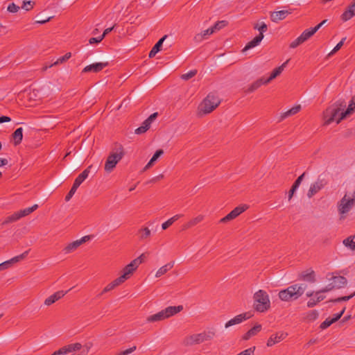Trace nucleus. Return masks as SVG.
Wrapping results in <instances>:
<instances>
[{
  "instance_id": "09e8293b",
  "label": "nucleus",
  "mask_w": 355,
  "mask_h": 355,
  "mask_svg": "<svg viewBox=\"0 0 355 355\" xmlns=\"http://www.w3.org/2000/svg\"><path fill=\"white\" fill-rule=\"evenodd\" d=\"M78 187H76V185H74L73 184L70 191H69V193L67 194V196H65V200L67 202V201H69L70 199L73 197V196L74 195V193H76L77 189Z\"/></svg>"
},
{
  "instance_id": "20e7f679",
  "label": "nucleus",
  "mask_w": 355,
  "mask_h": 355,
  "mask_svg": "<svg viewBox=\"0 0 355 355\" xmlns=\"http://www.w3.org/2000/svg\"><path fill=\"white\" fill-rule=\"evenodd\" d=\"M253 308L259 313H264L270 308L269 295L263 290H259L253 295Z\"/></svg>"
},
{
  "instance_id": "603ef678",
  "label": "nucleus",
  "mask_w": 355,
  "mask_h": 355,
  "mask_svg": "<svg viewBox=\"0 0 355 355\" xmlns=\"http://www.w3.org/2000/svg\"><path fill=\"white\" fill-rule=\"evenodd\" d=\"M333 323H334V321H333V319L328 318L323 322L321 323L320 328L321 329H325L327 327H329L330 325H331Z\"/></svg>"
},
{
  "instance_id": "69168bd1",
  "label": "nucleus",
  "mask_w": 355,
  "mask_h": 355,
  "mask_svg": "<svg viewBox=\"0 0 355 355\" xmlns=\"http://www.w3.org/2000/svg\"><path fill=\"white\" fill-rule=\"evenodd\" d=\"M115 287L113 286V284L111 283H110L109 284H107L104 288L103 290L102 291L101 293L100 294V295L107 293V292H109L112 290H113Z\"/></svg>"
},
{
  "instance_id": "680f3d73",
  "label": "nucleus",
  "mask_w": 355,
  "mask_h": 355,
  "mask_svg": "<svg viewBox=\"0 0 355 355\" xmlns=\"http://www.w3.org/2000/svg\"><path fill=\"white\" fill-rule=\"evenodd\" d=\"M157 113L155 112L150 114V116L148 117L144 121L146 122V123H148L150 126L151 123L157 118Z\"/></svg>"
},
{
  "instance_id": "de8ad7c7",
  "label": "nucleus",
  "mask_w": 355,
  "mask_h": 355,
  "mask_svg": "<svg viewBox=\"0 0 355 355\" xmlns=\"http://www.w3.org/2000/svg\"><path fill=\"white\" fill-rule=\"evenodd\" d=\"M304 42L303 41V40L301 38L300 36H299L298 37H297L295 40H293L289 45V47L291 48V49H295L296 47H297L298 46H300V44H302V43H304Z\"/></svg>"
},
{
  "instance_id": "f03ea898",
  "label": "nucleus",
  "mask_w": 355,
  "mask_h": 355,
  "mask_svg": "<svg viewBox=\"0 0 355 355\" xmlns=\"http://www.w3.org/2000/svg\"><path fill=\"white\" fill-rule=\"evenodd\" d=\"M306 286L295 284L279 292V298L284 302H292L300 298L304 293Z\"/></svg>"
},
{
  "instance_id": "dca6fc26",
  "label": "nucleus",
  "mask_w": 355,
  "mask_h": 355,
  "mask_svg": "<svg viewBox=\"0 0 355 355\" xmlns=\"http://www.w3.org/2000/svg\"><path fill=\"white\" fill-rule=\"evenodd\" d=\"M67 291H59L55 292L54 294L51 295L49 297H47L44 301V304L46 306H50L55 303L58 300L63 297L66 294Z\"/></svg>"
},
{
  "instance_id": "1a4fd4ad",
  "label": "nucleus",
  "mask_w": 355,
  "mask_h": 355,
  "mask_svg": "<svg viewBox=\"0 0 355 355\" xmlns=\"http://www.w3.org/2000/svg\"><path fill=\"white\" fill-rule=\"evenodd\" d=\"M252 317V313L250 311L241 313L239 315H236L233 318L230 319L229 321H227L225 324V327L227 329L233 325L241 324V322H244L248 319H250Z\"/></svg>"
},
{
  "instance_id": "473e14b6",
  "label": "nucleus",
  "mask_w": 355,
  "mask_h": 355,
  "mask_svg": "<svg viewBox=\"0 0 355 355\" xmlns=\"http://www.w3.org/2000/svg\"><path fill=\"white\" fill-rule=\"evenodd\" d=\"M37 208H38V205L35 204L31 207L26 208L24 209H21L17 212H18L19 215L20 216V218H21L22 217L29 215L30 214H31L32 212L35 211Z\"/></svg>"
},
{
  "instance_id": "0e129e2a",
  "label": "nucleus",
  "mask_w": 355,
  "mask_h": 355,
  "mask_svg": "<svg viewBox=\"0 0 355 355\" xmlns=\"http://www.w3.org/2000/svg\"><path fill=\"white\" fill-rule=\"evenodd\" d=\"M305 175V173H303L301 175H300L297 180L295 181V182L293 183V186H295L296 188H298L299 186L300 185L302 181L304 179V177Z\"/></svg>"
},
{
  "instance_id": "13d9d810",
  "label": "nucleus",
  "mask_w": 355,
  "mask_h": 355,
  "mask_svg": "<svg viewBox=\"0 0 355 355\" xmlns=\"http://www.w3.org/2000/svg\"><path fill=\"white\" fill-rule=\"evenodd\" d=\"M137 349V347L136 346H133L129 349H127L124 351H122V352H120L119 353H117L116 355H128L130 354V353L133 352L134 351H135Z\"/></svg>"
},
{
  "instance_id": "4468645a",
  "label": "nucleus",
  "mask_w": 355,
  "mask_h": 355,
  "mask_svg": "<svg viewBox=\"0 0 355 355\" xmlns=\"http://www.w3.org/2000/svg\"><path fill=\"white\" fill-rule=\"evenodd\" d=\"M287 335L288 334L282 331L277 332L276 334L271 335L267 341V346L272 347L274 345L279 343L282 340H284Z\"/></svg>"
},
{
  "instance_id": "7ed1b4c3",
  "label": "nucleus",
  "mask_w": 355,
  "mask_h": 355,
  "mask_svg": "<svg viewBox=\"0 0 355 355\" xmlns=\"http://www.w3.org/2000/svg\"><path fill=\"white\" fill-rule=\"evenodd\" d=\"M216 336L215 330H209L203 331L200 334H192L185 337L182 340L184 346H191L193 345L200 344L205 341L212 340Z\"/></svg>"
},
{
  "instance_id": "4be33fe9",
  "label": "nucleus",
  "mask_w": 355,
  "mask_h": 355,
  "mask_svg": "<svg viewBox=\"0 0 355 355\" xmlns=\"http://www.w3.org/2000/svg\"><path fill=\"white\" fill-rule=\"evenodd\" d=\"M288 10H280L277 12H272L270 14V19L274 22H278L284 19L288 14Z\"/></svg>"
},
{
  "instance_id": "aec40b11",
  "label": "nucleus",
  "mask_w": 355,
  "mask_h": 355,
  "mask_svg": "<svg viewBox=\"0 0 355 355\" xmlns=\"http://www.w3.org/2000/svg\"><path fill=\"white\" fill-rule=\"evenodd\" d=\"M204 218H205V216H203L202 214H200V215L197 216L196 217L191 218L190 220H189L187 223H186L182 226V230L189 229V228L196 225L197 224L201 223L204 220Z\"/></svg>"
},
{
  "instance_id": "7c9ffc66",
  "label": "nucleus",
  "mask_w": 355,
  "mask_h": 355,
  "mask_svg": "<svg viewBox=\"0 0 355 355\" xmlns=\"http://www.w3.org/2000/svg\"><path fill=\"white\" fill-rule=\"evenodd\" d=\"M319 313L316 310L310 311L304 314V320L307 322H313L318 318Z\"/></svg>"
},
{
  "instance_id": "5701e85b",
  "label": "nucleus",
  "mask_w": 355,
  "mask_h": 355,
  "mask_svg": "<svg viewBox=\"0 0 355 355\" xmlns=\"http://www.w3.org/2000/svg\"><path fill=\"white\" fill-rule=\"evenodd\" d=\"M261 330V324H256L252 328H251L250 330H248L243 336V340H248L251 337L257 335L260 331Z\"/></svg>"
},
{
  "instance_id": "f8f14e48",
  "label": "nucleus",
  "mask_w": 355,
  "mask_h": 355,
  "mask_svg": "<svg viewBox=\"0 0 355 355\" xmlns=\"http://www.w3.org/2000/svg\"><path fill=\"white\" fill-rule=\"evenodd\" d=\"M89 236H85L82 237L79 240H76L72 243H69L64 248V252L66 254L71 253V252L76 250L81 244L85 243L86 241L89 240Z\"/></svg>"
},
{
  "instance_id": "bb28decb",
  "label": "nucleus",
  "mask_w": 355,
  "mask_h": 355,
  "mask_svg": "<svg viewBox=\"0 0 355 355\" xmlns=\"http://www.w3.org/2000/svg\"><path fill=\"white\" fill-rule=\"evenodd\" d=\"M12 137L14 139V144L17 146L21 144L23 139V129L22 128H18L12 133Z\"/></svg>"
},
{
  "instance_id": "ea45409f",
  "label": "nucleus",
  "mask_w": 355,
  "mask_h": 355,
  "mask_svg": "<svg viewBox=\"0 0 355 355\" xmlns=\"http://www.w3.org/2000/svg\"><path fill=\"white\" fill-rule=\"evenodd\" d=\"M20 219V216L19 215L18 212H15L13 214L8 216L5 220L3 222V224H8L10 223L15 222Z\"/></svg>"
},
{
  "instance_id": "f3484780",
  "label": "nucleus",
  "mask_w": 355,
  "mask_h": 355,
  "mask_svg": "<svg viewBox=\"0 0 355 355\" xmlns=\"http://www.w3.org/2000/svg\"><path fill=\"white\" fill-rule=\"evenodd\" d=\"M329 279L332 281L331 283L336 289L344 287L347 283V279L343 276H332Z\"/></svg>"
},
{
  "instance_id": "4c0bfd02",
  "label": "nucleus",
  "mask_w": 355,
  "mask_h": 355,
  "mask_svg": "<svg viewBox=\"0 0 355 355\" xmlns=\"http://www.w3.org/2000/svg\"><path fill=\"white\" fill-rule=\"evenodd\" d=\"M248 208V206L247 205H240V206H238V207H235L231 211L235 216V217H237L241 214L244 212Z\"/></svg>"
},
{
  "instance_id": "5fc2aeb1",
  "label": "nucleus",
  "mask_w": 355,
  "mask_h": 355,
  "mask_svg": "<svg viewBox=\"0 0 355 355\" xmlns=\"http://www.w3.org/2000/svg\"><path fill=\"white\" fill-rule=\"evenodd\" d=\"M334 289H336V288L333 286L332 283H329L328 285H327L324 288H322V289L317 291V293H327L329 292Z\"/></svg>"
},
{
  "instance_id": "37998d69",
  "label": "nucleus",
  "mask_w": 355,
  "mask_h": 355,
  "mask_svg": "<svg viewBox=\"0 0 355 355\" xmlns=\"http://www.w3.org/2000/svg\"><path fill=\"white\" fill-rule=\"evenodd\" d=\"M149 128H150V125L148 123H146L145 121H144L142 123V125L135 130V133L137 134V135H140V134L144 133Z\"/></svg>"
},
{
  "instance_id": "72a5a7b5",
  "label": "nucleus",
  "mask_w": 355,
  "mask_h": 355,
  "mask_svg": "<svg viewBox=\"0 0 355 355\" xmlns=\"http://www.w3.org/2000/svg\"><path fill=\"white\" fill-rule=\"evenodd\" d=\"M28 252H29V250L25 251L22 254H21L18 256H16V257L10 259V260H8L7 261H8V263H9V266L10 267L12 264L24 259L27 257Z\"/></svg>"
},
{
  "instance_id": "c03bdc74",
  "label": "nucleus",
  "mask_w": 355,
  "mask_h": 355,
  "mask_svg": "<svg viewBox=\"0 0 355 355\" xmlns=\"http://www.w3.org/2000/svg\"><path fill=\"white\" fill-rule=\"evenodd\" d=\"M167 37V35H165L164 36H163L162 38H160L157 42L154 45V46L153 47V49L156 51L157 53L159 51H161L162 49V44H163V42L164 41L166 40V38Z\"/></svg>"
},
{
  "instance_id": "6ab92c4d",
  "label": "nucleus",
  "mask_w": 355,
  "mask_h": 355,
  "mask_svg": "<svg viewBox=\"0 0 355 355\" xmlns=\"http://www.w3.org/2000/svg\"><path fill=\"white\" fill-rule=\"evenodd\" d=\"M92 165L89 166L85 169L74 180L73 184L79 187V186L87 178Z\"/></svg>"
},
{
  "instance_id": "b1692460",
  "label": "nucleus",
  "mask_w": 355,
  "mask_h": 355,
  "mask_svg": "<svg viewBox=\"0 0 355 355\" xmlns=\"http://www.w3.org/2000/svg\"><path fill=\"white\" fill-rule=\"evenodd\" d=\"M268 84L266 83V80L263 77L259 78L253 83H252L249 87L245 90L246 93H251L260 87L262 85Z\"/></svg>"
},
{
  "instance_id": "58836bf2",
  "label": "nucleus",
  "mask_w": 355,
  "mask_h": 355,
  "mask_svg": "<svg viewBox=\"0 0 355 355\" xmlns=\"http://www.w3.org/2000/svg\"><path fill=\"white\" fill-rule=\"evenodd\" d=\"M71 56V53H67L64 55L59 58L55 62L50 64V67L56 66L68 60Z\"/></svg>"
},
{
  "instance_id": "cd10ccee",
  "label": "nucleus",
  "mask_w": 355,
  "mask_h": 355,
  "mask_svg": "<svg viewBox=\"0 0 355 355\" xmlns=\"http://www.w3.org/2000/svg\"><path fill=\"white\" fill-rule=\"evenodd\" d=\"M300 110H301V106L300 105H295V106L293 107L292 108H291L288 111H286V112H285L282 114V115H281V121L284 120V119H286V118H287L288 116L295 115V114L299 112L300 111Z\"/></svg>"
},
{
  "instance_id": "e2e57ef3",
  "label": "nucleus",
  "mask_w": 355,
  "mask_h": 355,
  "mask_svg": "<svg viewBox=\"0 0 355 355\" xmlns=\"http://www.w3.org/2000/svg\"><path fill=\"white\" fill-rule=\"evenodd\" d=\"M164 154V150L162 149H159L156 150L155 154L153 155L152 158L153 161L156 162L157 159Z\"/></svg>"
},
{
  "instance_id": "6e6552de",
  "label": "nucleus",
  "mask_w": 355,
  "mask_h": 355,
  "mask_svg": "<svg viewBox=\"0 0 355 355\" xmlns=\"http://www.w3.org/2000/svg\"><path fill=\"white\" fill-rule=\"evenodd\" d=\"M220 101L218 96L214 94H209L203 100L201 104V112L203 114H209L215 110L220 104Z\"/></svg>"
},
{
  "instance_id": "0eeeda50",
  "label": "nucleus",
  "mask_w": 355,
  "mask_h": 355,
  "mask_svg": "<svg viewBox=\"0 0 355 355\" xmlns=\"http://www.w3.org/2000/svg\"><path fill=\"white\" fill-rule=\"evenodd\" d=\"M355 205V191L352 196L349 197L345 194L343 198L338 202V211L340 214V220H344L346 214L352 209Z\"/></svg>"
},
{
  "instance_id": "8fccbe9b",
  "label": "nucleus",
  "mask_w": 355,
  "mask_h": 355,
  "mask_svg": "<svg viewBox=\"0 0 355 355\" xmlns=\"http://www.w3.org/2000/svg\"><path fill=\"white\" fill-rule=\"evenodd\" d=\"M354 296H355V292L353 293L352 294H351L350 295L339 297H338L336 299L331 300L330 301L331 302H343V301H348L349 300L352 298Z\"/></svg>"
},
{
  "instance_id": "a18cd8bd",
  "label": "nucleus",
  "mask_w": 355,
  "mask_h": 355,
  "mask_svg": "<svg viewBox=\"0 0 355 355\" xmlns=\"http://www.w3.org/2000/svg\"><path fill=\"white\" fill-rule=\"evenodd\" d=\"M226 25H227L226 21H218L211 28H213V31L215 33V32L220 30L222 28L225 27Z\"/></svg>"
},
{
  "instance_id": "a878e982",
  "label": "nucleus",
  "mask_w": 355,
  "mask_h": 355,
  "mask_svg": "<svg viewBox=\"0 0 355 355\" xmlns=\"http://www.w3.org/2000/svg\"><path fill=\"white\" fill-rule=\"evenodd\" d=\"M263 38V34H259L257 35L252 40L249 42L245 46L243 49V51H245L247 50H249L252 48H254L259 44V43L261 42V40Z\"/></svg>"
},
{
  "instance_id": "79ce46f5",
  "label": "nucleus",
  "mask_w": 355,
  "mask_h": 355,
  "mask_svg": "<svg viewBox=\"0 0 355 355\" xmlns=\"http://www.w3.org/2000/svg\"><path fill=\"white\" fill-rule=\"evenodd\" d=\"M35 4V1L30 0H24L21 8L25 10L26 11H29L33 8Z\"/></svg>"
},
{
  "instance_id": "774afa93",
  "label": "nucleus",
  "mask_w": 355,
  "mask_h": 355,
  "mask_svg": "<svg viewBox=\"0 0 355 355\" xmlns=\"http://www.w3.org/2000/svg\"><path fill=\"white\" fill-rule=\"evenodd\" d=\"M267 25L264 22H262L259 26L258 31H259V34H263V32H266L267 31Z\"/></svg>"
},
{
  "instance_id": "39448f33",
  "label": "nucleus",
  "mask_w": 355,
  "mask_h": 355,
  "mask_svg": "<svg viewBox=\"0 0 355 355\" xmlns=\"http://www.w3.org/2000/svg\"><path fill=\"white\" fill-rule=\"evenodd\" d=\"M116 152L110 153L105 161L104 169L107 173L112 172L124 156L123 148L121 144L116 145Z\"/></svg>"
},
{
  "instance_id": "9d476101",
  "label": "nucleus",
  "mask_w": 355,
  "mask_h": 355,
  "mask_svg": "<svg viewBox=\"0 0 355 355\" xmlns=\"http://www.w3.org/2000/svg\"><path fill=\"white\" fill-rule=\"evenodd\" d=\"M327 182L325 179H321L320 178H318L314 183L311 184L307 193V196L309 198H312L319 191L324 188V186L327 185Z\"/></svg>"
},
{
  "instance_id": "4d7b16f0",
  "label": "nucleus",
  "mask_w": 355,
  "mask_h": 355,
  "mask_svg": "<svg viewBox=\"0 0 355 355\" xmlns=\"http://www.w3.org/2000/svg\"><path fill=\"white\" fill-rule=\"evenodd\" d=\"M255 347H250L236 355H254Z\"/></svg>"
},
{
  "instance_id": "423d86ee",
  "label": "nucleus",
  "mask_w": 355,
  "mask_h": 355,
  "mask_svg": "<svg viewBox=\"0 0 355 355\" xmlns=\"http://www.w3.org/2000/svg\"><path fill=\"white\" fill-rule=\"evenodd\" d=\"M183 309L182 306H168L164 310L161 311L148 316L146 318V321L148 322H155L157 321L163 320L166 318H168L171 316L175 315L176 313L180 312Z\"/></svg>"
},
{
  "instance_id": "2f4dec72",
  "label": "nucleus",
  "mask_w": 355,
  "mask_h": 355,
  "mask_svg": "<svg viewBox=\"0 0 355 355\" xmlns=\"http://www.w3.org/2000/svg\"><path fill=\"white\" fill-rule=\"evenodd\" d=\"M354 238L355 235L349 236L343 241V243L345 247L353 251H355V241H354Z\"/></svg>"
},
{
  "instance_id": "c9c22d12",
  "label": "nucleus",
  "mask_w": 355,
  "mask_h": 355,
  "mask_svg": "<svg viewBox=\"0 0 355 355\" xmlns=\"http://www.w3.org/2000/svg\"><path fill=\"white\" fill-rule=\"evenodd\" d=\"M315 33V31L313 30L312 28H311L310 29H306L304 31H303L302 33L300 36L303 40V41L305 42L310 37H311Z\"/></svg>"
},
{
  "instance_id": "6e6d98bb",
  "label": "nucleus",
  "mask_w": 355,
  "mask_h": 355,
  "mask_svg": "<svg viewBox=\"0 0 355 355\" xmlns=\"http://www.w3.org/2000/svg\"><path fill=\"white\" fill-rule=\"evenodd\" d=\"M125 281V277L121 275L120 277H119L118 278H116V279L112 281V284L116 288V286H118L121 285V284H123Z\"/></svg>"
},
{
  "instance_id": "f257e3e1",
  "label": "nucleus",
  "mask_w": 355,
  "mask_h": 355,
  "mask_svg": "<svg viewBox=\"0 0 355 355\" xmlns=\"http://www.w3.org/2000/svg\"><path fill=\"white\" fill-rule=\"evenodd\" d=\"M346 107L344 99H339L329 106L323 112L324 125H328L336 121L339 123L340 121L355 111V97H353L347 109L343 112Z\"/></svg>"
},
{
  "instance_id": "9b49d317",
  "label": "nucleus",
  "mask_w": 355,
  "mask_h": 355,
  "mask_svg": "<svg viewBox=\"0 0 355 355\" xmlns=\"http://www.w3.org/2000/svg\"><path fill=\"white\" fill-rule=\"evenodd\" d=\"M82 345L79 343L70 344L60 348L54 352V355L67 354L73 352L78 351L81 349Z\"/></svg>"
},
{
  "instance_id": "f704fd0d",
  "label": "nucleus",
  "mask_w": 355,
  "mask_h": 355,
  "mask_svg": "<svg viewBox=\"0 0 355 355\" xmlns=\"http://www.w3.org/2000/svg\"><path fill=\"white\" fill-rule=\"evenodd\" d=\"M28 252H29V250L25 251L22 254H21L18 256H16V257L10 259V260H8L7 261H8V263H9V266L10 267L12 264L24 259L27 257Z\"/></svg>"
},
{
  "instance_id": "2eb2a0df",
  "label": "nucleus",
  "mask_w": 355,
  "mask_h": 355,
  "mask_svg": "<svg viewBox=\"0 0 355 355\" xmlns=\"http://www.w3.org/2000/svg\"><path fill=\"white\" fill-rule=\"evenodd\" d=\"M108 65V62H96L89 65L86 66L83 72L88 73V72H94L97 73L103 70L105 67Z\"/></svg>"
},
{
  "instance_id": "c756f323",
  "label": "nucleus",
  "mask_w": 355,
  "mask_h": 355,
  "mask_svg": "<svg viewBox=\"0 0 355 355\" xmlns=\"http://www.w3.org/2000/svg\"><path fill=\"white\" fill-rule=\"evenodd\" d=\"M174 266V262H170L167 264L161 267L156 272L155 276L157 277H160L163 275L166 274L169 270H171Z\"/></svg>"
},
{
  "instance_id": "c85d7f7f",
  "label": "nucleus",
  "mask_w": 355,
  "mask_h": 355,
  "mask_svg": "<svg viewBox=\"0 0 355 355\" xmlns=\"http://www.w3.org/2000/svg\"><path fill=\"white\" fill-rule=\"evenodd\" d=\"M355 16V13L352 10L350 5L347 7L345 11L341 15L340 18L343 21H347Z\"/></svg>"
},
{
  "instance_id": "a19ab883",
  "label": "nucleus",
  "mask_w": 355,
  "mask_h": 355,
  "mask_svg": "<svg viewBox=\"0 0 355 355\" xmlns=\"http://www.w3.org/2000/svg\"><path fill=\"white\" fill-rule=\"evenodd\" d=\"M139 234H140V239L144 240L150 237L151 232L148 227H144L139 230Z\"/></svg>"
},
{
  "instance_id": "a211bd4d",
  "label": "nucleus",
  "mask_w": 355,
  "mask_h": 355,
  "mask_svg": "<svg viewBox=\"0 0 355 355\" xmlns=\"http://www.w3.org/2000/svg\"><path fill=\"white\" fill-rule=\"evenodd\" d=\"M300 279L314 283L315 282V272L313 270L303 271L300 274Z\"/></svg>"
},
{
  "instance_id": "49530a36",
  "label": "nucleus",
  "mask_w": 355,
  "mask_h": 355,
  "mask_svg": "<svg viewBox=\"0 0 355 355\" xmlns=\"http://www.w3.org/2000/svg\"><path fill=\"white\" fill-rule=\"evenodd\" d=\"M196 73H197V70L196 69L191 70L189 72L182 74L181 76V78L182 80H188L190 78H191L193 76H195L196 75Z\"/></svg>"
},
{
  "instance_id": "864d4df0",
  "label": "nucleus",
  "mask_w": 355,
  "mask_h": 355,
  "mask_svg": "<svg viewBox=\"0 0 355 355\" xmlns=\"http://www.w3.org/2000/svg\"><path fill=\"white\" fill-rule=\"evenodd\" d=\"M236 218V217H235V216L232 213V211H230L228 214H227L225 217H223V218H221L220 220V223H225L230 221Z\"/></svg>"
},
{
  "instance_id": "3c124183",
  "label": "nucleus",
  "mask_w": 355,
  "mask_h": 355,
  "mask_svg": "<svg viewBox=\"0 0 355 355\" xmlns=\"http://www.w3.org/2000/svg\"><path fill=\"white\" fill-rule=\"evenodd\" d=\"M19 9L20 7L14 3H10L7 7V10L10 13H16L19 10Z\"/></svg>"
},
{
  "instance_id": "052dcab7",
  "label": "nucleus",
  "mask_w": 355,
  "mask_h": 355,
  "mask_svg": "<svg viewBox=\"0 0 355 355\" xmlns=\"http://www.w3.org/2000/svg\"><path fill=\"white\" fill-rule=\"evenodd\" d=\"M104 38V35H101L98 37H92L89 39V42L91 44H97L101 42Z\"/></svg>"
},
{
  "instance_id": "e433bc0d",
  "label": "nucleus",
  "mask_w": 355,
  "mask_h": 355,
  "mask_svg": "<svg viewBox=\"0 0 355 355\" xmlns=\"http://www.w3.org/2000/svg\"><path fill=\"white\" fill-rule=\"evenodd\" d=\"M214 32L213 31V28H209L207 30H205L200 35H197L195 37V39L198 41L202 40V39L207 38L208 35H210L213 34Z\"/></svg>"
},
{
  "instance_id": "bf43d9fd",
  "label": "nucleus",
  "mask_w": 355,
  "mask_h": 355,
  "mask_svg": "<svg viewBox=\"0 0 355 355\" xmlns=\"http://www.w3.org/2000/svg\"><path fill=\"white\" fill-rule=\"evenodd\" d=\"M320 302H316V297L313 296L310 298V300L307 302V306L309 308H312L317 305Z\"/></svg>"
},
{
  "instance_id": "338daca9",
  "label": "nucleus",
  "mask_w": 355,
  "mask_h": 355,
  "mask_svg": "<svg viewBox=\"0 0 355 355\" xmlns=\"http://www.w3.org/2000/svg\"><path fill=\"white\" fill-rule=\"evenodd\" d=\"M345 40V38H343L340 42H339L336 44V46L334 48V49L332 50V51L331 52L330 54H333V53H336V51H338L342 47V46L343 45Z\"/></svg>"
},
{
  "instance_id": "412c9836",
  "label": "nucleus",
  "mask_w": 355,
  "mask_h": 355,
  "mask_svg": "<svg viewBox=\"0 0 355 355\" xmlns=\"http://www.w3.org/2000/svg\"><path fill=\"white\" fill-rule=\"evenodd\" d=\"M288 62V60L284 62L281 66L275 68L271 73L270 76L267 79H265L266 83H269L271 80H272L276 77L279 76L282 73V72L283 71V70L284 69V68L286 67Z\"/></svg>"
},
{
  "instance_id": "393cba45",
  "label": "nucleus",
  "mask_w": 355,
  "mask_h": 355,
  "mask_svg": "<svg viewBox=\"0 0 355 355\" xmlns=\"http://www.w3.org/2000/svg\"><path fill=\"white\" fill-rule=\"evenodd\" d=\"M263 38V34H259L257 35L252 40L249 42L245 46L243 49V51H245L247 50H249L252 48H254L259 44V43L261 42V40Z\"/></svg>"
},
{
  "instance_id": "ddd939ff",
  "label": "nucleus",
  "mask_w": 355,
  "mask_h": 355,
  "mask_svg": "<svg viewBox=\"0 0 355 355\" xmlns=\"http://www.w3.org/2000/svg\"><path fill=\"white\" fill-rule=\"evenodd\" d=\"M138 261L137 259H134L123 269V274L121 275L125 277V280L128 279L137 270Z\"/></svg>"
}]
</instances>
